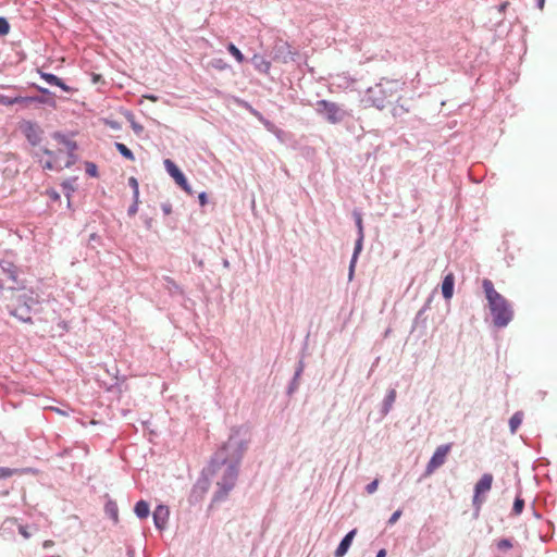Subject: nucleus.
I'll return each mask as SVG.
<instances>
[{
    "mask_svg": "<svg viewBox=\"0 0 557 557\" xmlns=\"http://www.w3.org/2000/svg\"><path fill=\"white\" fill-rule=\"evenodd\" d=\"M249 434L246 428H232L227 441L212 456V465L226 463L239 469V465L248 448Z\"/></svg>",
    "mask_w": 557,
    "mask_h": 557,
    "instance_id": "f257e3e1",
    "label": "nucleus"
},
{
    "mask_svg": "<svg viewBox=\"0 0 557 557\" xmlns=\"http://www.w3.org/2000/svg\"><path fill=\"white\" fill-rule=\"evenodd\" d=\"M482 288L487 300V308L493 325L497 329L507 326L513 318L511 305L495 289L491 280L484 278L482 282Z\"/></svg>",
    "mask_w": 557,
    "mask_h": 557,
    "instance_id": "f03ea898",
    "label": "nucleus"
},
{
    "mask_svg": "<svg viewBox=\"0 0 557 557\" xmlns=\"http://www.w3.org/2000/svg\"><path fill=\"white\" fill-rule=\"evenodd\" d=\"M405 82L401 79L381 78L372 87H369L363 101L368 106L384 109L400 98L404 91Z\"/></svg>",
    "mask_w": 557,
    "mask_h": 557,
    "instance_id": "7ed1b4c3",
    "label": "nucleus"
},
{
    "mask_svg": "<svg viewBox=\"0 0 557 557\" xmlns=\"http://www.w3.org/2000/svg\"><path fill=\"white\" fill-rule=\"evenodd\" d=\"M76 149V141H59V147L55 150L45 148L42 149L41 154L36 152V156L44 169L60 171L62 169L70 168L75 163Z\"/></svg>",
    "mask_w": 557,
    "mask_h": 557,
    "instance_id": "20e7f679",
    "label": "nucleus"
},
{
    "mask_svg": "<svg viewBox=\"0 0 557 557\" xmlns=\"http://www.w3.org/2000/svg\"><path fill=\"white\" fill-rule=\"evenodd\" d=\"M208 472L216 476V491L213 495V502L220 503L226 499L230 492L234 488L237 478L238 468L227 466L226 463L212 465V460L208 467Z\"/></svg>",
    "mask_w": 557,
    "mask_h": 557,
    "instance_id": "39448f33",
    "label": "nucleus"
},
{
    "mask_svg": "<svg viewBox=\"0 0 557 557\" xmlns=\"http://www.w3.org/2000/svg\"><path fill=\"white\" fill-rule=\"evenodd\" d=\"M23 287L17 278V268L10 261L0 262V292L3 289L14 290Z\"/></svg>",
    "mask_w": 557,
    "mask_h": 557,
    "instance_id": "423d86ee",
    "label": "nucleus"
},
{
    "mask_svg": "<svg viewBox=\"0 0 557 557\" xmlns=\"http://www.w3.org/2000/svg\"><path fill=\"white\" fill-rule=\"evenodd\" d=\"M17 306L8 305L10 314L20 321L32 322L30 309L36 304L35 299L30 295L23 293L17 296Z\"/></svg>",
    "mask_w": 557,
    "mask_h": 557,
    "instance_id": "0eeeda50",
    "label": "nucleus"
},
{
    "mask_svg": "<svg viewBox=\"0 0 557 557\" xmlns=\"http://www.w3.org/2000/svg\"><path fill=\"white\" fill-rule=\"evenodd\" d=\"M317 111L331 123L342 121L345 115V112L336 103L326 100L317 102Z\"/></svg>",
    "mask_w": 557,
    "mask_h": 557,
    "instance_id": "6e6552de",
    "label": "nucleus"
},
{
    "mask_svg": "<svg viewBox=\"0 0 557 557\" xmlns=\"http://www.w3.org/2000/svg\"><path fill=\"white\" fill-rule=\"evenodd\" d=\"M493 483V475L490 473H485L482 475V478L478 481V483L474 486V496L472 499V505L475 509L474 515L478 516L481 509L482 504L484 503V499L481 498V494L487 493Z\"/></svg>",
    "mask_w": 557,
    "mask_h": 557,
    "instance_id": "1a4fd4ad",
    "label": "nucleus"
},
{
    "mask_svg": "<svg viewBox=\"0 0 557 557\" xmlns=\"http://www.w3.org/2000/svg\"><path fill=\"white\" fill-rule=\"evenodd\" d=\"M164 168L169 175L175 181V183L187 194L191 195V188L188 184L185 175L183 172L178 169V166L170 159H165L163 161Z\"/></svg>",
    "mask_w": 557,
    "mask_h": 557,
    "instance_id": "9d476101",
    "label": "nucleus"
},
{
    "mask_svg": "<svg viewBox=\"0 0 557 557\" xmlns=\"http://www.w3.org/2000/svg\"><path fill=\"white\" fill-rule=\"evenodd\" d=\"M449 450H450L449 444L441 445L436 448V450L434 451L433 456L431 457V459L429 460V462L426 465V469H425L426 474L433 473L436 469H438L440 467H442L445 463V460H446V457H447V454L449 453Z\"/></svg>",
    "mask_w": 557,
    "mask_h": 557,
    "instance_id": "9b49d317",
    "label": "nucleus"
},
{
    "mask_svg": "<svg viewBox=\"0 0 557 557\" xmlns=\"http://www.w3.org/2000/svg\"><path fill=\"white\" fill-rule=\"evenodd\" d=\"M169 516L170 511L165 505H158L153 510V523L159 531H163L166 528Z\"/></svg>",
    "mask_w": 557,
    "mask_h": 557,
    "instance_id": "f8f14e48",
    "label": "nucleus"
},
{
    "mask_svg": "<svg viewBox=\"0 0 557 557\" xmlns=\"http://www.w3.org/2000/svg\"><path fill=\"white\" fill-rule=\"evenodd\" d=\"M356 533H357V530L354 529V530L349 531L342 539L339 545L337 546V548L334 552L335 557H344L347 554L349 547L351 546V543H352V540H354Z\"/></svg>",
    "mask_w": 557,
    "mask_h": 557,
    "instance_id": "ddd939ff",
    "label": "nucleus"
},
{
    "mask_svg": "<svg viewBox=\"0 0 557 557\" xmlns=\"http://www.w3.org/2000/svg\"><path fill=\"white\" fill-rule=\"evenodd\" d=\"M18 128L21 131V135H23L27 139L37 137L40 132L39 127L35 123H32L29 121H23L22 123H20Z\"/></svg>",
    "mask_w": 557,
    "mask_h": 557,
    "instance_id": "4468645a",
    "label": "nucleus"
},
{
    "mask_svg": "<svg viewBox=\"0 0 557 557\" xmlns=\"http://www.w3.org/2000/svg\"><path fill=\"white\" fill-rule=\"evenodd\" d=\"M454 286H455L454 274L453 273L446 274L442 282V294L445 299L449 300L453 297Z\"/></svg>",
    "mask_w": 557,
    "mask_h": 557,
    "instance_id": "2eb2a0df",
    "label": "nucleus"
},
{
    "mask_svg": "<svg viewBox=\"0 0 557 557\" xmlns=\"http://www.w3.org/2000/svg\"><path fill=\"white\" fill-rule=\"evenodd\" d=\"M396 396H397V393H396L395 388H391L387 391V394L385 395V397L383 399L382 408H381V414L383 417L387 416L389 413V411L392 410L393 405L396 400Z\"/></svg>",
    "mask_w": 557,
    "mask_h": 557,
    "instance_id": "dca6fc26",
    "label": "nucleus"
},
{
    "mask_svg": "<svg viewBox=\"0 0 557 557\" xmlns=\"http://www.w3.org/2000/svg\"><path fill=\"white\" fill-rule=\"evenodd\" d=\"M41 78H44L48 84L50 85H54V86H58L60 87L61 89H63L64 91H70V87L66 86L61 78H59L58 76H55L54 74H50V73H41Z\"/></svg>",
    "mask_w": 557,
    "mask_h": 557,
    "instance_id": "f3484780",
    "label": "nucleus"
},
{
    "mask_svg": "<svg viewBox=\"0 0 557 557\" xmlns=\"http://www.w3.org/2000/svg\"><path fill=\"white\" fill-rule=\"evenodd\" d=\"M134 512L139 519H146L150 513V507L149 504L140 499L135 504Z\"/></svg>",
    "mask_w": 557,
    "mask_h": 557,
    "instance_id": "a211bd4d",
    "label": "nucleus"
},
{
    "mask_svg": "<svg viewBox=\"0 0 557 557\" xmlns=\"http://www.w3.org/2000/svg\"><path fill=\"white\" fill-rule=\"evenodd\" d=\"M104 511L108 517H110L114 523L119 521V508L114 500L109 499L104 505Z\"/></svg>",
    "mask_w": 557,
    "mask_h": 557,
    "instance_id": "6ab92c4d",
    "label": "nucleus"
},
{
    "mask_svg": "<svg viewBox=\"0 0 557 557\" xmlns=\"http://www.w3.org/2000/svg\"><path fill=\"white\" fill-rule=\"evenodd\" d=\"M33 99L27 97H14L10 98L3 95H0V104L3 106H13L15 103H27L30 102Z\"/></svg>",
    "mask_w": 557,
    "mask_h": 557,
    "instance_id": "aec40b11",
    "label": "nucleus"
},
{
    "mask_svg": "<svg viewBox=\"0 0 557 557\" xmlns=\"http://www.w3.org/2000/svg\"><path fill=\"white\" fill-rule=\"evenodd\" d=\"M522 423V412L521 411H517L509 420V428H510V432L512 434H515L518 430V428L520 426V424Z\"/></svg>",
    "mask_w": 557,
    "mask_h": 557,
    "instance_id": "412c9836",
    "label": "nucleus"
},
{
    "mask_svg": "<svg viewBox=\"0 0 557 557\" xmlns=\"http://www.w3.org/2000/svg\"><path fill=\"white\" fill-rule=\"evenodd\" d=\"M164 282H165V285H164L165 288L171 294H182V289H181L180 285L173 278L165 276Z\"/></svg>",
    "mask_w": 557,
    "mask_h": 557,
    "instance_id": "4be33fe9",
    "label": "nucleus"
},
{
    "mask_svg": "<svg viewBox=\"0 0 557 557\" xmlns=\"http://www.w3.org/2000/svg\"><path fill=\"white\" fill-rule=\"evenodd\" d=\"M116 149L120 153L128 160H134V154L131 149H128L124 144L120 141H115Z\"/></svg>",
    "mask_w": 557,
    "mask_h": 557,
    "instance_id": "5701e85b",
    "label": "nucleus"
},
{
    "mask_svg": "<svg viewBox=\"0 0 557 557\" xmlns=\"http://www.w3.org/2000/svg\"><path fill=\"white\" fill-rule=\"evenodd\" d=\"M227 50L237 60V62H239V63L244 62L245 58H244L243 53L234 44H230L227 46Z\"/></svg>",
    "mask_w": 557,
    "mask_h": 557,
    "instance_id": "b1692460",
    "label": "nucleus"
},
{
    "mask_svg": "<svg viewBox=\"0 0 557 557\" xmlns=\"http://www.w3.org/2000/svg\"><path fill=\"white\" fill-rule=\"evenodd\" d=\"M75 178L73 180H67V181H64L62 183V187H63V190L65 191L66 194V197L70 199V195L71 193H73L75 190Z\"/></svg>",
    "mask_w": 557,
    "mask_h": 557,
    "instance_id": "393cba45",
    "label": "nucleus"
},
{
    "mask_svg": "<svg viewBox=\"0 0 557 557\" xmlns=\"http://www.w3.org/2000/svg\"><path fill=\"white\" fill-rule=\"evenodd\" d=\"M128 185L133 189V198H136V201H138V199H139V185H138V181L135 177L132 176V177L128 178Z\"/></svg>",
    "mask_w": 557,
    "mask_h": 557,
    "instance_id": "a878e982",
    "label": "nucleus"
},
{
    "mask_svg": "<svg viewBox=\"0 0 557 557\" xmlns=\"http://www.w3.org/2000/svg\"><path fill=\"white\" fill-rule=\"evenodd\" d=\"M354 216H355V222H356V226L358 230V236H360L361 238H364L361 214L358 212H354Z\"/></svg>",
    "mask_w": 557,
    "mask_h": 557,
    "instance_id": "bb28decb",
    "label": "nucleus"
},
{
    "mask_svg": "<svg viewBox=\"0 0 557 557\" xmlns=\"http://www.w3.org/2000/svg\"><path fill=\"white\" fill-rule=\"evenodd\" d=\"M362 247H363V238L358 236V238L356 239V243H355L354 253H352V257H351L352 260H357L358 259V256L361 252Z\"/></svg>",
    "mask_w": 557,
    "mask_h": 557,
    "instance_id": "cd10ccee",
    "label": "nucleus"
},
{
    "mask_svg": "<svg viewBox=\"0 0 557 557\" xmlns=\"http://www.w3.org/2000/svg\"><path fill=\"white\" fill-rule=\"evenodd\" d=\"M85 170H86V173L91 176V177H97L98 176V168L95 163L92 162H86L85 163Z\"/></svg>",
    "mask_w": 557,
    "mask_h": 557,
    "instance_id": "c85d7f7f",
    "label": "nucleus"
},
{
    "mask_svg": "<svg viewBox=\"0 0 557 557\" xmlns=\"http://www.w3.org/2000/svg\"><path fill=\"white\" fill-rule=\"evenodd\" d=\"M496 546L499 550H507L512 547V544L508 539H502L497 541Z\"/></svg>",
    "mask_w": 557,
    "mask_h": 557,
    "instance_id": "c756f323",
    "label": "nucleus"
},
{
    "mask_svg": "<svg viewBox=\"0 0 557 557\" xmlns=\"http://www.w3.org/2000/svg\"><path fill=\"white\" fill-rule=\"evenodd\" d=\"M513 511L518 515L522 512V497H521L520 493H518L515 498Z\"/></svg>",
    "mask_w": 557,
    "mask_h": 557,
    "instance_id": "7c9ffc66",
    "label": "nucleus"
},
{
    "mask_svg": "<svg viewBox=\"0 0 557 557\" xmlns=\"http://www.w3.org/2000/svg\"><path fill=\"white\" fill-rule=\"evenodd\" d=\"M15 472H16V470H15V469L5 468V467H0V478H1V479L10 478V476H12Z\"/></svg>",
    "mask_w": 557,
    "mask_h": 557,
    "instance_id": "2f4dec72",
    "label": "nucleus"
},
{
    "mask_svg": "<svg viewBox=\"0 0 557 557\" xmlns=\"http://www.w3.org/2000/svg\"><path fill=\"white\" fill-rule=\"evenodd\" d=\"M377 486H379V480H377V479H375V480H373L372 482H370V483L366 486V492H367L368 494H373L374 492H376Z\"/></svg>",
    "mask_w": 557,
    "mask_h": 557,
    "instance_id": "473e14b6",
    "label": "nucleus"
},
{
    "mask_svg": "<svg viewBox=\"0 0 557 557\" xmlns=\"http://www.w3.org/2000/svg\"><path fill=\"white\" fill-rule=\"evenodd\" d=\"M9 30H10V26H9L8 21L3 17H0V34L5 35L9 33Z\"/></svg>",
    "mask_w": 557,
    "mask_h": 557,
    "instance_id": "72a5a7b5",
    "label": "nucleus"
},
{
    "mask_svg": "<svg viewBox=\"0 0 557 557\" xmlns=\"http://www.w3.org/2000/svg\"><path fill=\"white\" fill-rule=\"evenodd\" d=\"M529 5L534 10H543L545 0H529Z\"/></svg>",
    "mask_w": 557,
    "mask_h": 557,
    "instance_id": "f704fd0d",
    "label": "nucleus"
},
{
    "mask_svg": "<svg viewBox=\"0 0 557 557\" xmlns=\"http://www.w3.org/2000/svg\"><path fill=\"white\" fill-rule=\"evenodd\" d=\"M304 369H305L304 361L299 360V362L297 364V368H296V371H295V374H294V379L295 380H299V377L301 376V374L304 372Z\"/></svg>",
    "mask_w": 557,
    "mask_h": 557,
    "instance_id": "c9c22d12",
    "label": "nucleus"
},
{
    "mask_svg": "<svg viewBox=\"0 0 557 557\" xmlns=\"http://www.w3.org/2000/svg\"><path fill=\"white\" fill-rule=\"evenodd\" d=\"M133 199H134V202H133V205L129 206V208L127 210V214L129 216L135 215L137 213V211H138V202H139V200L136 201V198H133Z\"/></svg>",
    "mask_w": 557,
    "mask_h": 557,
    "instance_id": "e433bc0d",
    "label": "nucleus"
},
{
    "mask_svg": "<svg viewBox=\"0 0 557 557\" xmlns=\"http://www.w3.org/2000/svg\"><path fill=\"white\" fill-rule=\"evenodd\" d=\"M403 511L400 509L396 510L388 519V524L393 525L395 524L398 519L400 518Z\"/></svg>",
    "mask_w": 557,
    "mask_h": 557,
    "instance_id": "4c0bfd02",
    "label": "nucleus"
},
{
    "mask_svg": "<svg viewBox=\"0 0 557 557\" xmlns=\"http://www.w3.org/2000/svg\"><path fill=\"white\" fill-rule=\"evenodd\" d=\"M356 263H357V260H350V263H349V271H348V280L351 281L352 277H354V273H355V268H356Z\"/></svg>",
    "mask_w": 557,
    "mask_h": 557,
    "instance_id": "58836bf2",
    "label": "nucleus"
},
{
    "mask_svg": "<svg viewBox=\"0 0 557 557\" xmlns=\"http://www.w3.org/2000/svg\"><path fill=\"white\" fill-rule=\"evenodd\" d=\"M298 385H299L298 380H295L293 377V380H292V382H290V384L288 386L287 393L288 394H293L298 388Z\"/></svg>",
    "mask_w": 557,
    "mask_h": 557,
    "instance_id": "ea45409f",
    "label": "nucleus"
},
{
    "mask_svg": "<svg viewBox=\"0 0 557 557\" xmlns=\"http://www.w3.org/2000/svg\"><path fill=\"white\" fill-rule=\"evenodd\" d=\"M161 209L165 215H169L172 212V206L170 202H163L161 205Z\"/></svg>",
    "mask_w": 557,
    "mask_h": 557,
    "instance_id": "a19ab883",
    "label": "nucleus"
},
{
    "mask_svg": "<svg viewBox=\"0 0 557 557\" xmlns=\"http://www.w3.org/2000/svg\"><path fill=\"white\" fill-rule=\"evenodd\" d=\"M198 198H199V202H200L201 206H205L207 203V201H208L206 193L199 194Z\"/></svg>",
    "mask_w": 557,
    "mask_h": 557,
    "instance_id": "79ce46f5",
    "label": "nucleus"
},
{
    "mask_svg": "<svg viewBox=\"0 0 557 557\" xmlns=\"http://www.w3.org/2000/svg\"><path fill=\"white\" fill-rule=\"evenodd\" d=\"M49 196L53 200H58L60 198V195L55 190H50Z\"/></svg>",
    "mask_w": 557,
    "mask_h": 557,
    "instance_id": "37998d69",
    "label": "nucleus"
},
{
    "mask_svg": "<svg viewBox=\"0 0 557 557\" xmlns=\"http://www.w3.org/2000/svg\"><path fill=\"white\" fill-rule=\"evenodd\" d=\"M53 544H54L53 541L47 540V541L44 542L42 547L44 548H49V547L53 546Z\"/></svg>",
    "mask_w": 557,
    "mask_h": 557,
    "instance_id": "c03bdc74",
    "label": "nucleus"
},
{
    "mask_svg": "<svg viewBox=\"0 0 557 557\" xmlns=\"http://www.w3.org/2000/svg\"><path fill=\"white\" fill-rule=\"evenodd\" d=\"M144 98L149 99L150 101H153V102L158 101V97L154 95H147V96H144Z\"/></svg>",
    "mask_w": 557,
    "mask_h": 557,
    "instance_id": "a18cd8bd",
    "label": "nucleus"
},
{
    "mask_svg": "<svg viewBox=\"0 0 557 557\" xmlns=\"http://www.w3.org/2000/svg\"><path fill=\"white\" fill-rule=\"evenodd\" d=\"M376 557H386V550L384 548L380 549L376 553Z\"/></svg>",
    "mask_w": 557,
    "mask_h": 557,
    "instance_id": "49530a36",
    "label": "nucleus"
},
{
    "mask_svg": "<svg viewBox=\"0 0 557 557\" xmlns=\"http://www.w3.org/2000/svg\"><path fill=\"white\" fill-rule=\"evenodd\" d=\"M431 301H432V298L430 297V298L428 299L426 304H425V305H424V307H423V308H425V311L430 308V304H431Z\"/></svg>",
    "mask_w": 557,
    "mask_h": 557,
    "instance_id": "de8ad7c7",
    "label": "nucleus"
},
{
    "mask_svg": "<svg viewBox=\"0 0 557 557\" xmlns=\"http://www.w3.org/2000/svg\"><path fill=\"white\" fill-rule=\"evenodd\" d=\"M425 312V308H422L421 310H419V312L417 313V319L420 318L421 315H423Z\"/></svg>",
    "mask_w": 557,
    "mask_h": 557,
    "instance_id": "09e8293b",
    "label": "nucleus"
},
{
    "mask_svg": "<svg viewBox=\"0 0 557 557\" xmlns=\"http://www.w3.org/2000/svg\"><path fill=\"white\" fill-rule=\"evenodd\" d=\"M425 312V308H422L421 310H419V312L417 313V319L420 318L421 315H423Z\"/></svg>",
    "mask_w": 557,
    "mask_h": 557,
    "instance_id": "8fccbe9b",
    "label": "nucleus"
},
{
    "mask_svg": "<svg viewBox=\"0 0 557 557\" xmlns=\"http://www.w3.org/2000/svg\"><path fill=\"white\" fill-rule=\"evenodd\" d=\"M20 532H21V534H22L24 537H28V536H29V534H28L25 530H23V529H21V530H20Z\"/></svg>",
    "mask_w": 557,
    "mask_h": 557,
    "instance_id": "3c124183",
    "label": "nucleus"
},
{
    "mask_svg": "<svg viewBox=\"0 0 557 557\" xmlns=\"http://www.w3.org/2000/svg\"><path fill=\"white\" fill-rule=\"evenodd\" d=\"M37 143H38V141H36V140H33V141H32V144H33L34 146H36V144H37Z\"/></svg>",
    "mask_w": 557,
    "mask_h": 557,
    "instance_id": "603ef678",
    "label": "nucleus"
}]
</instances>
